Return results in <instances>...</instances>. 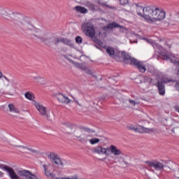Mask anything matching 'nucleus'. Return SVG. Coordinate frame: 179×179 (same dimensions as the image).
I'll use <instances>...</instances> for the list:
<instances>
[{
	"instance_id": "1",
	"label": "nucleus",
	"mask_w": 179,
	"mask_h": 179,
	"mask_svg": "<svg viewBox=\"0 0 179 179\" xmlns=\"http://www.w3.org/2000/svg\"><path fill=\"white\" fill-rule=\"evenodd\" d=\"M0 17L10 20L17 29H22V30L24 31H34L35 33H38L40 35L34 34V36L43 43H47V41H51V37L45 36L43 30L36 28L33 24H30V22L26 21L23 15L19 13H8V11L4 9L0 8Z\"/></svg>"
},
{
	"instance_id": "2",
	"label": "nucleus",
	"mask_w": 179,
	"mask_h": 179,
	"mask_svg": "<svg viewBox=\"0 0 179 179\" xmlns=\"http://www.w3.org/2000/svg\"><path fill=\"white\" fill-rule=\"evenodd\" d=\"M136 6H137V15L145 19L148 22H159L166 17V12L159 10V8L154 6L142 8L138 6V3H136Z\"/></svg>"
},
{
	"instance_id": "3",
	"label": "nucleus",
	"mask_w": 179,
	"mask_h": 179,
	"mask_svg": "<svg viewBox=\"0 0 179 179\" xmlns=\"http://www.w3.org/2000/svg\"><path fill=\"white\" fill-rule=\"evenodd\" d=\"M0 80H2L3 82V86L5 89L4 91H3V94L4 96H14V94L12 93V90L13 89V86H10L9 83H10V80L6 76L3 75V73L0 71Z\"/></svg>"
},
{
	"instance_id": "4",
	"label": "nucleus",
	"mask_w": 179,
	"mask_h": 179,
	"mask_svg": "<svg viewBox=\"0 0 179 179\" xmlns=\"http://www.w3.org/2000/svg\"><path fill=\"white\" fill-rule=\"evenodd\" d=\"M173 82V80L169 78H162L160 80H158L155 86L158 87V92L160 96H164L166 94V83H170Z\"/></svg>"
},
{
	"instance_id": "5",
	"label": "nucleus",
	"mask_w": 179,
	"mask_h": 179,
	"mask_svg": "<svg viewBox=\"0 0 179 179\" xmlns=\"http://www.w3.org/2000/svg\"><path fill=\"white\" fill-rule=\"evenodd\" d=\"M127 129L138 132V134H150V132H155V128H146L141 125H138V127H135V126L132 124L128 126Z\"/></svg>"
},
{
	"instance_id": "6",
	"label": "nucleus",
	"mask_w": 179,
	"mask_h": 179,
	"mask_svg": "<svg viewBox=\"0 0 179 179\" xmlns=\"http://www.w3.org/2000/svg\"><path fill=\"white\" fill-rule=\"evenodd\" d=\"M74 135L76 138H81L80 141L81 142H83V143H85V142H87V138L90 136L89 130L86 131V129L82 130L80 129L76 130Z\"/></svg>"
},
{
	"instance_id": "7",
	"label": "nucleus",
	"mask_w": 179,
	"mask_h": 179,
	"mask_svg": "<svg viewBox=\"0 0 179 179\" xmlns=\"http://www.w3.org/2000/svg\"><path fill=\"white\" fill-rule=\"evenodd\" d=\"M35 107H36V110H38V111L39 112V114H41V115L42 117H45V118L48 120V121H50V120H51L50 118V110H48V108H47L46 107L43 106V104H41L40 103H35Z\"/></svg>"
},
{
	"instance_id": "8",
	"label": "nucleus",
	"mask_w": 179,
	"mask_h": 179,
	"mask_svg": "<svg viewBox=\"0 0 179 179\" xmlns=\"http://www.w3.org/2000/svg\"><path fill=\"white\" fill-rule=\"evenodd\" d=\"M130 65L135 66L141 73H145L146 72V65L143 64V62H141L137 59H131L130 62Z\"/></svg>"
},
{
	"instance_id": "9",
	"label": "nucleus",
	"mask_w": 179,
	"mask_h": 179,
	"mask_svg": "<svg viewBox=\"0 0 179 179\" xmlns=\"http://www.w3.org/2000/svg\"><path fill=\"white\" fill-rule=\"evenodd\" d=\"M145 163L148 167H153L157 171H162L164 169V165L159 161H146Z\"/></svg>"
},
{
	"instance_id": "10",
	"label": "nucleus",
	"mask_w": 179,
	"mask_h": 179,
	"mask_svg": "<svg viewBox=\"0 0 179 179\" xmlns=\"http://www.w3.org/2000/svg\"><path fill=\"white\" fill-rule=\"evenodd\" d=\"M52 163L53 164H57V166H59V164L62 165V161H61V158L57 155V154L54 152H51L49 156Z\"/></svg>"
},
{
	"instance_id": "11",
	"label": "nucleus",
	"mask_w": 179,
	"mask_h": 179,
	"mask_svg": "<svg viewBox=\"0 0 179 179\" xmlns=\"http://www.w3.org/2000/svg\"><path fill=\"white\" fill-rule=\"evenodd\" d=\"M162 59L164 60H170L172 64H174V65H179V59L178 57L170 56L169 55H162Z\"/></svg>"
},
{
	"instance_id": "12",
	"label": "nucleus",
	"mask_w": 179,
	"mask_h": 179,
	"mask_svg": "<svg viewBox=\"0 0 179 179\" xmlns=\"http://www.w3.org/2000/svg\"><path fill=\"white\" fill-rule=\"evenodd\" d=\"M82 30L85 36L90 37V21H86L83 24Z\"/></svg>"
},
{
	"instance_id": "13",
	"label": "nucleus",
	"mask_w": 179,
	"mask_h": 179,
	"mask_svg": "<svg viewBox=\"0 0 179 179\" xmlns=\"http://www.w3.org/2000/svg\"><path fill=\"white\" fill-rule=\"evenodd\" d=\"M56 99L59 103H63L64 104H69V103H71V99L61 93L56 94Z\"/></svg>"
},
{
	"instance_id": "14",
	"label": "nucleus",
	"mask_w": 179,
	"mask_h": 179,
	"mask_svg": "<svg viewBox=\"0 0 179 179\" xmlns=\"http://www.w3.org/2000/svg\"><path fill=\"white\" fill-rule=\"evenodd\" d=\"M73 65L74 66H76V68H78V69H81V71H84L85 73L90 75V70L87 69V64L86 63L80 64L76 62Z\"/></svg>"
},
{
	"instance_id": "15",
	"label": "nucleus",
	"mask_w": 179,
	"mask_h": 179,
	"mask_svg": "<svg viewBox=\"0 0 179 179\" xmlns=\"http://www.w3.org/2000/svg\"><path fill=\"white\" fill-rule=\"evenodd\" d=\"M18 142H19V141L17 139L15 138L13 141H11L10 145L13 146L14 148H20L21 149H27L29 152H32V153H36V150H33V148H29L26 146L19 145H17Z\"/></svg>"
},
{
	"instance_id": "16",
	"label": "nucleus",
	"mask_w": 179,
	"mask_h": 179,
	"mask_svg": "<svg viewBox=\"0 0 179 179\" xmlns=\"http://www.w3.org/2000/svg\"><path fill=\"white\" fill-rule=\"evenodd\" d=\"M115 27H120V29H122V26L119 24L118 23L113 22L112 23H109L107 25L103 27V30L104 31H107V30H112V29H115Z\"/></svg>"
},
{
	"instance_id": "17",
	"label": "nucleus",
	"mask_w": 179,
	"mask_h": 179,
	"mask_svg": "<svg viewBox=\"0 0 179 179\" xmlns=\"http://www.w3.org/2000/svg\"><path fill=\"white\" fill-rule=\"evenodd\" d=\"M111 153L114 155L115 156H120V155L122 154V152H121L117 147L114 145H111L109 148Z\"/></svg>"
},
{
	"instance_id": "18",
	"label": "nucleus",
	"mask_w": 179,
	"mask_h": 179,
	"mask_svg": "<svg viewBox=\"0 0 179 179\" xmlns=\"http://www.w3.org/2000/svg\"><path fill=\"white\" fill-rule=\"evenodd\" d=\"M62 43L65 44V45H69L71 48H75V43H72V40L68 39L66 38H62Z\"/></svg>"
},
{
	"instance_id": "19",
	"label": "nucleus",
	"mask_w": 179,
	"mask_h": 179,
	"mask_svg": "<svg viewBox=\"0 0 179 179\" xmlns=\"http://www.w3.org/2000/svg\"><path fill=\"white\" fill-rule=\"evenodd\" d=\"M96 3H98V5H100V6H101L102 8H104V6L106 8H108V9H115V7L114 6H111L106 3H103L101 2V0H94Z\"/></svg>"
},
{
	"instance_id": "20",
	"label": "nucleus",
	"mask_w": 179,
	"mask_h": 179,
	"mask_svg": "<svg viewBox=\"0 0 179 179\" xmlns=\"http://www.w3.org/2000/svg\"><path fill=\"white\" fill-rule=\"evenodd\" d=\"M43 169L45 171V174L46 177H50L51 178H55V174L48 171V166L47 165H43Z\"/></svg>"
},
{
	"instance_id": "21",
	"label": "nucleus",
	"mask_w": 179,
	"mask_h": 179,
	"mask_svg": "<svg viewBox=\"0 0 179 179\" xmlns=\"http://www.w3.org/2000/svg\"><path fill=\"white\" fill-rule=\"evenodd\" d=\"M90 38L92 41H94V43H95V44L99 47H101L102 48H104L103 43L101 42V41H100V39L97 38L96 36H92Z\"/></svg>"
},
{
	"instance_id": "22",
	"label": "nucleus",
	"mask_w": 179,
	"mask_h": 179,
	"mask_svg": "<svg viewBox=\"0 0 179 179\" xmlns=\"http://www.w3.org/2000/svg\"><path fill=\"white\" fill-rule=\"evenodd\" d=\"M121 55H122V58H123V59H124V62H125V61H130V62H131V59H134V58L131 57L129 56V55H128V54H127V52H125L124 51H123V52H121Z\"/></svg>"
},
{
	"instance_id": "23",
	"label": "nucleus",
	"mask_w": 179,
	"mask_h": 179,
	"mask_svg": "<svg viewBox=\"0 0 179 179\" xmlns=\"http://www.w3.org/2000/svg\"><path fill=\"white\" fill-rule=\"evenodd\" d=\"M76 10L79 13H87V9L85 7H82L80 6H77L75 7Z\"/></svg>"
},
{
	"instance_id": "24",
	"label": "nucleus",
	"mask_w": 179,
	"mask_h": 179,
	"mask_svg": "<svg viewBox=\"0 0 179 179\" xmlns=\"http://www.w3.org/2000/svg\"><path fill=\"white\" fill-rule=\"evenodd\" d=\"M106 53L109 55V57H113L115 54V50H114V48L108 46L106 48Z\"/></svg>"
},
{
	"instance_id": "25",
	"label": "nucleus",
	"mask_w": 179,
	"mask_h": 179,
	"mask_svg": "<svg viewBox=\"0 0 179 179\" xmlns=\"http://www.w3.org/2000/svg\"><path fill=\"white\" fill-rule=\"evenodd\" d=\"M8 108L10 113H15L16 114H19V109L16 108V107H15V105L12 103L8 104Z\"/></svg>"
},
{
	"instance_id": "26",
	"label": "nucleus",
	"mask_w": 179,
	"mask_h": 179,
	"mask_svg": "<svg viewBox=\"0 0 179 179\" xmlns=\"http://www.w3.org/2000/svg\"><path fill=\"white\" fill-rule=\"evenodd\" d=\"M52 38L53 44H55V45H57V44H59V43H62V38L57 37L55 36H52Z\"/></svg>"
},
{
	"instance_id": "27",
	"label": "nucleus",
	"mask_w": 179,
	"mask_h": 179,
	"mask_svg": "<svg viewBox=\"0 0 179 179\" xmlns=\"http://www.w3.org/2000/svg\"><path fill=\"white\" fill-rule=\"evenodd\" d=\"M25 97L30 101H32L34 99V94H33L31 92H27L24 94Z\"/></svg>"
},
{
	"instance_id": "28",
	"label": "nucleus",
	"mask_w": 179,
	"mask_h": 179,
	"mask_svg": "<svg viewBox=\"0 0 179 179\" xmlns=\"http://www.w3.org/2000/svg\"><path fill=\"white\" fill-rule=\"evenodd\" d=\"M32 79H34V80H35V82H37L38 83H41V82H44V78L40 76H34L32 77Z\"/></svg>"
},
{
	"instance_id": "29",
	"label": "nucleus",
	"mask_w": 179,
	"mask_h": 179,
	"mask_svg": "<svg viewBox=\"0 0 179 179\" xmlns=\"http://www.w3.org/2000/svg\"><path fill=\"white\" fill-rule=\"evenodd\" d=\"M99 142H100V139L97 138H94L90 139L91 145H96V143H99Z\"/></svg>"
},
{
	"instance_id": "30",
	"label": "nucleus",
	"mask_w": 179,
	"mask_h": 179,
	"mask_svg": "<svg viewBox=\"0 0 179 179\" xmlns=\"http://www.w3.org/2000/svg\"><path fill=\"white\" fill-rule=\"evenodd\" d=\"M96 129H97V128L94 127L93 129H90L91 136H97V133L96 132Z\"/></svg>"
},
{
	"instance_id": "31",
	"label": "nucleus",
	"mask_w": 179,
	"mask_h": 179,
	"mask_svg": "<svg viewBox=\"0 0 179 179\" xmlns=\"http://www.w3.org/2000/svg\"><path fill=\"white\" fill-rule=\"evenodd\" d=\"M96 34V31H94V27L91 26L90 27V38L94 36Z\"/></svg>"
},
{
	"instance_id": "32",
	"label": "nucleus",
	"mask_w": 179,
	"mask_h": 179,
	"mask_svg": "<svg viewBox=\"0 0 179 179\" xmlns=\"http://www.w3.org/2000/svg\"><path fill=\"white\" fill-rule=\"evenodd\" d=\"M101 148L102 147H97L94 149V152L95 153H98V155H101Z\"/></svg>"
},
{
	"instance_id": "33",
	"label": "nucleus",
	"mask_w": 179,
	"mask_h": 179,
	"mask_svg": "<svg viewBox=\"0 0 179 179\" xmlns=\"http://www.w3.org/2000/svg\"><path fill=\"white\" fill-rule=\"evenodd\" d=\"M82 37H80V36L76 37V43H77V44H82Z\"/></svg>"
},
{
	"instance_id": "34",
	"label": "nucleus",
	"mask_w": 179,
	"mask_h": 179,
	"mask_svg": "<svg viewBox=\"0 0 179 179\" xmlns=\"http://www.w3.org/2000/svg\"><path fill=\"white\" fill-rule=\"evenodd\" d=\"M128 0H120V4L122 5V6H125L128 3Z\"/></svg>"
},
{
	"instance_id": "35",
	"label": "nucleus",
	"mask_w": 179,
	"mask_h": 179,
	"mask_svg": "<svg viewBox=\"0 0 179 179\" xmlns=\"http://www.w3.org/2000/svg\"><path fill=\"white\" fill-rule=\"evenodd\" d=\"M108 150V148H104L102 147L101 149V155H107Z\"/></svg>"
},
{
	"instance_id": "36",
	"label": "nucleus",
	"mask_w": 179,
	"mask_h": 179,
	"mask_svg": "<svg viewBox=\"0 0 179 179\" xmlns=\"http://www.w3.org/2000/svg\"><path fill=\"white\" fill-rule=\"evenodd\" d=\"M66 59H67V61H69V62H71V64H73V65L75 64V61L72 60V59L69 58V57H65Z\"/></svg>"
},
{
	"instance_id": "37",
	"label": "nucleus",
	"mask_w": 179,
	"mask_h": 179,
	"mask_svg": "<svg viewBox=\"0 0 179 179\" xmlns=\"http://www.w3.org/2000/svg\"><path fill=\"white\" fill-rule=\"evenodd\" d=\"M129 103H130V104H131V106H136V102H135L134 100L129 99Z\"/></svg>"
},
{
	"instance_id": "38",
	"label": "nucleus",
	"mask_w": 179,
	"mask_h": 179,
	"mask_svg": "<svg viewBox=\"0 0 179 179\" xmlns=\"http://www.w3.org/2000/svg\"><path fill=\"white\" fill-rule=\"evenodd\" d=\"M67 128H68V129H74L75 125H73V124H69Z\"/></svg>"
},
{
	"instance_id": "39",
	"label": "nucleus",
	"mask_w": 179,
	"mask_h": 179,
	"mask_svg": "<svg viewBox=\"0 0 179 179\" xmlns=\"http://www.w3.org/2000/svg\"><path fill=\"white\" fill-rule=\"evenodd\" d=\"M94 79L95 80H97V76H94V75H93V74H92L91 73V79Z\"/></svg>"
},
{
	"instance_id": "40",
	"label": "nucleus",
	"mask_w": 179,
	"mask_h": 179,
	"mask_svg": "<svg viewBox=\"0 0 179 179\" xmlns=\"http://www.w3.org/2000/svg\"><path fill=\"white\" fill-rule=\"evenodd\" d=\"M175 87L176 90H179V82L176 83V84L175 85Z\"/></svg>"
},
{
	"instance_id": "41",
	"label": "nucleus",
	"mask_w": 179,
	"mask_h": 179,
	"mask_svg": "<svg viewBox=\"0 0 179 179\" xmlns=\"http://www.w3.org/2000/svg\"><path fill=\"white\" fill-rule=\"evenodd\" d=\"M146 79L148 80V82H150V83H152V81L153 80V79L150 78V77H147Z\"/></svg>"
},
{
	"instance_id": "42",
	"label": "nucleus",
	"mask_w": 179,
	"mask_h": 179,
	"mask_svg": "<svg viewBox=\"0 0 179 179\" xmlns=\"http://www.w3.org/2000/svg\"><path fill=\"white\" fill-rule=\"evenodd\" d=\"M175 110H176V113H179V106H176L175 107Z\"/></svg>"
},
{
	"instance_id": "43",
	"label": "nucleus",
	"mask_w": 179,
	"mask_h": 179,
	"mask_svg": "<svg viewBox=\"0 0 179 179\" xmlns=\"http://www.w3.org/2000/svg\"><path fill=\"white\" fill-rule=\"evenodd\" d=\"M3 175H4L3 172L0 171V178H2V177H3Z\"/></svg>"
},
{
	"instance_id": "44",
	"label": "nucleus",
	"mask_w": 179,
	"mask_h": 179,
	"mask_svg": "<svg viewBox=\"0 0 179 179\" xmlns=\"http://www.w3.org/2000/svg\"><path fill=\"white\" fill-rule=\"evenodd\" d=\"M69 179H78V176H72L71 178Z\"/></svg>"
},
{
	"instance_id": "45",
	"label": "nucleus",
	"mask_w": 179,
	"mask_h": 179,
	"mask_svg": "<svg viewBox=\"0 0 179 179\" xmlns=\"http://www.w3.org/2000/svg\"><path fill=\"white\" fill-rule=\"evenodd\" d=\"M90 8L91 9H94V5H93L92 3L90 4Z\"/></svg>"
},
{
	"instance_id": "46",
	"label": "nucleus",
	"mask_w": 179,
	"mask_h": 179,
	"mask_svg": "<svg viewBox=\"0 0 179 179\" xmlns=\"http://www.w3.org/2000/svg\"><path fill=\"white\" fill-rule=\"evenodd\" d=\"M148 170H149V171H152V173H155V170H153L152 169H149Z\"/></svg>"
},
{
	"instance_id": "47",
	"label": "nucleus",
	"mask_w": 179,
	"mask_h": 179,
	"mask_svg": "<svg viewBox=\"0 0 179 179\" xmlns=\"http://www.w3.org/2000/svg\"><path fill=\"white\" fill-rule=\"evenodd\" d=\"M62 179H69V178H62Z\"/></svg>"
},
{
	"instance_id": "48",
	"label": "nucleus",
	"mask_w": 179,
	"mask_h": 179,
	"mask_svg": "<svg viewBox=\"0 0 179 179\" xmlns=\"http://www.w3.org/2000/svg\"><path fill=\"white\" fill-rule=\"evenodd\" d=\"M176 179H179V177H177Z\"/></svg>"
}]
</instances>
